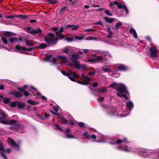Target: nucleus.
<instances>
[{"label": "nucleus", "mask_w": 159, "mask_h": 159, "mask_svg": "<svg viewBox=\"0 0 159 159\" xmlns=\"http://www.w3.org/2000/svg\"><path fill=\"white\" fill-rule=\"evenodd\" d=\"M108 87L116 89V90L118 92L117 94L118 96L122 97L126 100L128 99V97L124 94V93H127L128 92L126 88L123 84H117L116 83L114 82L110 85Z\"/></svg>", "instance_id": "obj_1"}, {"label": "nucleus", "mask_w": 159, "mask_h": 159, "mask_svg": "<svg viewBox=\"0 0 159 159\" xmlns=\"http://www.w3.org/2000/svg\"><path fill=\"white\" fill-rule=\"evenodd\" d=\"M0 116H2L3 118L0 117V121L3 124H7L12 125L10 128L12 130L16 129L20 127V125L17 124V121L15 120H9L6 121L5 119L6 118L5 113L0 109Z\"/></svg>", "instance_id": "obj_2"}, {"label": "nucleus", "mask_w": 159, "mask_h": 159, "mask_svg": "<svg viewBox=\"0 0 159 159\" xmlns=\"http://www.w3.org/2000/svg\"><path fill=\"white\" fill-rule=\"evenodd\" d=\"M117 149L124 151L126 152H133L139 153V154L141 155L143 157H146L148 156V152H146V150L144 149H141L139 150V152L138 151H136L133 150L131 148H128L126 146L124 145L120 146L117 148Z\"/></svg>", "instance_id": "obj_3"}, {"label": "nucleus", "mask_w": 159, "mask_h": 159, "mask_svg": "<svg viewBox=\"0 0 159 159\" xmlns=\"http://www.w3.org/2000/svg\"><path fill=\"white\" fill-rule=\"evenodd\" d=\"M55 35L52 33L48 34V36L45 37V40L46 42L49 44H55L57 42V38H54Z\"/></svg>", "instance_id": "obj_4"}, {"label": "nucleus", "mask_w": 159, "mask_h": 159, "mask_svg": "<svg viewBox=\"0 0 159 159\" xmlns=\"http://www.w3.org/2000/svg\"><path fill=\"white\" fill-rule=\"evenodd\" d=\"M61 72L63 75L67 76L70 80L73 81H75V78H78L79 77V75L78 74L71 71H69L67 73L63 71H61Z\"/></svg>", "instance_id": "obj_5"}, {"label": "nucleus", "mask_w": 159, "mask_h": 159, "mask_svg": "<svg viewBox=\"0 0 159 159\" xmlns=\"http://www.w3.org/2000/svg\"><path fill=\"white\" fill-rule=\"evenodd\" d=\"M149 51L151 57H155L158 56V50L156 47H152L150 48Z\"/></svg>", "instance_id": "obj_6"}, {"label": "nucleus", "mask_w": 159, "mask_h": 159, "mask_svg": "<svg viewBox=\"0 0 159 159\" xmlns=\"http://www.w3.org/2000/svg\"><path fill=\"white\" fill-rule=\"evenodd\" d=\"M80 79L83 80V81H79L78 83L79 84L84 85H87L89 83L90 79L86 76L84 75L83 74L81 75Z\"/></svg>", "instance_id": "obj_7"}, {"label": "nucleus", "mask_w": 159, "mask_h": 159, "mask_svg": "<svg viewBox=\"0 0 159 159\" xmlns=\"http://www.w3.org/2000/svg\"><path fill=\"white\" fill-rule=\"evenodd\" d=\"M68 65L72 67L75 66L77 69H79L83 66V65L80 64L79 62L77 61H74L73 62H69Z\"/></svg>", "instance_id": "obj_8"}, {"label": "nucleus", "mask_w": 159, "mask_h": 159, "mask_svg": "<svg viewBox=\"0 0 159 159\" xmlns=\"http://www.w3.org/2000/svg\"><path fill=\"white\" fill-rule=\"evenodd\" d=\"M31 88L33 89H34L35 90V91L33 92V95H37V98H40V97H41V98L43 100H46L47 98H46L44 97V96H42L41 95V94L39 93V92H38L36 89L34 88V87H33L32 86H31Z\"/></svg>", "instance_id": "obj_9"}, {"label": "nucleus", "mask_w": 159, "mask_h": 159, "mask_svg": "<svg viewBox=\"0 0 159 159\" xmlns=\"http://www.w3.org/2000/svg\"><path fill=\"white\" fill-rule=\"evenodd\" d=\"M102 60H104V61H106L107 60V58H103L101 56H98L94 59L92 60H88V61H90L91 62H94L100 61Z\"/></svg>", "instance_id": "obj_10"}, {"label": "nucleus", "mask_w": 159, "mask_h": 159, "mask_svg": "<svg viewBox=\"0 0 159 159\" xmlns=\"http://www.w3.org/2000/svg\"><path fill=\"white\" fill-rule=\"evenodd\" d=\"M8 143L11 145H12L16 149L18 150L19 149V147L17 145L15 142L12 139L9 138L7 140Z\"/></svg>", "instance_id": "obj_11"}, {"label": "nucleus", "mask_w": 159, "mask_h": 159, "mask_svg": "<svg viewBox=\"0 0 159 159\" xmlns=\"http://www.w3.org/2000/svg\"><path fill=\"white\" fill-rule=\"evenodd\" d=\"M28 32L32 34H35L41 33V30L39 29H37L30 30L28 29Z\"/></svg>", "instance_id": "obj_12"}, {"label": "nucleus", "mask_w": 159, "mask_h": 159, "mask_svg": "<svg viewBox=\"0 0 159 159\" xmlns=\"http://www.w3.org/2000/svg\"><path fill=\"white\" fill-rule=\"evenodd\" d=\"M25 42L27 45L30 46H33L37 43V42H35L33 40H30L28 39L25 40Z\"/></svg>", "instance_id": "obj_13"}, {"label": "nucleus", "mask_w": 159, "mask_h": 159, "mask_svg": "<svg viewBox=\"0 0 159 159\" xmlns=\"http://www.w3.org/2000/svg\"><path fill=\"white\" fill-rule=\"evenodd\" d=\"M9 41L11 43H17L18 41L21 42L22 41V39L16 37H13L10 38Z\"/></svg>", "instance_id": "obj_14"}, {"label": "nucleus", "mask_w": 159, "mask_h": 159, "mask_svg": "<svg viewBox=\"0 0 159 159\" xmlns=\"http://www.w3.org/2000/svg\"><path fill=\"white\" fill-rule=\"evenodd\" d=\"M126 106L127 108L129 109L130 112L134 107V104L131 101L128 102L126 103Z\"/></svg>", "instance_id": "obj_15"}, {"label": "nucleus", "mask_w": 159, "mask_h": 159, "mask_svg": "<svg viewBox=\"0 0 159 159\" xmlns=\"http://www.w3.org/2000/svg\"><path fill=\"white\" fill-rule=\"evenodd\" d=\"M98 53H99V54L107 56L108 57H110L111 58L112 57L111 54L108 52L101 51H98Z\"/></svg>", "instance_id": "obj_16"}, {"label": "nucleus", "mask_w": 159, "mask_h": 159, "mask_svg": "<svg viewBox=\"0 0 159 159\" xmlns=\"http://www.w3.org/2000/svg\"><path fill=\"white\" fill-rule=\"evenodd\" d=\"M69 131V129H66L65 131H64V132H68ZM66 137H65V138H75L73 134L69 133H67L66 134Z\"/></svg>", "instance_id": "obj_17"}, {"label": "nucleus", "mask_w": 159, "mask_h": 159, "mask_svg": "<svg viewBox=\"0 0 159 159\" xmlns=\"http://www.w3.org/2000/svg\"><path fill=\"white\" fill-rule=\"evenodd\" d=\"M15 48L20 53H23L24 51L26 50L25 48L21 47L19 45H16Z\"/></svg>", "instance_id": "obj_18"}, {"label": "nucleus", "mask_w": 159, "mask_h": 159, "mask_svg": "<svg viewBox=\"0 0 159 159\" xmlns=\"http://www.w3.org/2000/svg\"><path fill=\"white\" fill-rule=\"evenodd\" d=\"M130 33L133 34V36L135 38H137V35L136 32L133 28H131L130 30Z\"/></svg>", "instance_id": "obj_19"}, {"label": "nucleus", "mask_w": 159, "mask_h": 159, "mask_svg": "<svg viewBox=\"0 0 159 159\" xmlns=\"http://www.w3.org/2000/svg\"><path fill=\"white\" fill-rule=\"evenodd\" d=\"M71 59L72 60L73 62H74V61H76V60L78 59L79 58V55L77 54L74 53L72 55Z\"/></svg>", "instance_id": "obj_20"}, {"label": "nucleus", "mask_w": 159, "mask_h": 159, "mask_svg": "<svg viewBox=\"0 0 159 159\" xmlns=\"http://www.w3.org/2000/svg\"><path fill=\"white\" fill-rule=\"evenodd\" d=\"M79 27V25H67L66 28H70L72 30H76L77 28Z\"/></svg>", "instance_id": "obj_21"}, {"label": "nucleus", "mask_w": 159, "mask_h": 159, "mask_svg": "<svg viewBox=\"0 0 159 159\" xmlns=\"http://www.w3.org/2000/svg\"><path fill=\"white\" fill-rule=\"evenodd\" d=\"M3 99V101L5 103H8L10 101L9 99L7 98H5L2 96L0 94V101H1L2 99Z\"/></svg>", "instance_id": "obj_22"}, {"label": "nucleus", "mask_w": 159, "mask_h": 159, "mask_svg": "<svg viewBox=\"0 0 159 159\" xmlns=\"http://www.w3.org/2000/svg\"><path fill=\"white\" fill-rule=\"evenodd\" d=\"M26 106L25 103L24 102H18L17 103V106L20 108L21 109L25 107Z\"/></svg>", "instance_id": "obj_23"}, {"label": "nucleus", "mask_w": 159, "mask_h": 159, "mask_svg": "<svg viewBox=\"0 0 159 159\" xmlns=\"http://www.w3.org/2000/svg\"><path fill=\"white\" fill-rule=\"evenodd\" d=\"M114 4L117 5V7L119 8H124L125 6L124 4H122L121 3H119L117 1H115L114 2Z\"/></svg>", "instance_id": "obj_24"}, {"label": "nucleus", "mask_w": 159, "mask_h": 159, "mask_svg": "<svg viewBox=\"0 0 159 159\" xmlns=\"http://www.w3.org/2000/svg\"><path fill=\"white\" fill-rule=\"evenodd\" d=\"M47 44L45 43H40L39 45L36 47V48L40 49H43L47 47Z\"/></svg>", "instance_id": "obj_25"}, {"label": "nucleus", "mask_w": 159, "mask_h": 159, "mask_svg": "<svg viewBox=\"0 0 159 159\" xmlns=\"http://www.w3.org/2000/svg\"><path fill=\"white\" fill-rule=\"evenodd\" d=\"M104 19L107 22L110 23H111L115 19L114 18H109L106 16L104 17Z\"/></svg>", "instance_id": "obj_26"}, {"label": "nucleus", "mask_w": 159, "mask_h": 159, "mask_svg": "<svg viewBox=\"0 0 159 159\" xmlns=\"http://www.w3.org/2000/svg\"><path fill=\"white\" fill-rule=\"evenodd\" d=\"M118 70L122 71L125 70L127 69L125 66L122 64H120L119 66H118Z\"/></svg>", "instance_id": "obj_27"}, {"label": "nucleus", "mask_w": 159, "mask_h": 159, "mask_svg": "<svg viewBox=\"0 0 159 159\" xmlns=\"http://www.w3.org/2000/svg\"><path fill=\"white\" fill-rule=\"evenodd\" d=\"M57 58L60 59L63 61L66 62L68 61L67 57L63 56L58 55L57 57Z\"/></svg>", "instance_id": "obj_28"}, {"label": "nucleus", "mask_w": 159, "mask_h": 159, "mask_svg": "<svg viewBox=\"0 0 159 159\" xmlns=\"http://www.w3.org/2000/svg\"><path fill=\"white\" fill-rule=\"evenodd\" d=\"M4 34L6 37H9L13 35V33L11 32L6 31Z\"/></svg>", "instance_id": "obj_29"}, {"label": "nucleus", "mask_w": 159, "mask_h": 159, "mask_svg": "<svg viewBox=\"0 0 159 159\" xmlns=\"http://www.w3.org/2000/svg\"><path fill=\"white\" fill-rule=\"evenodd\" d=\"M28 103L32 105H36L38 104V102L33 101L32 100H28L27 101Z\"/></svg>", "instance_id": "obj_30"}, {"label": "nucleus", "mask_w": 159, "mask_h": 159, "mask_svg": "<svg viewBox=\"0 0 159 159\" xmlns=\"http://www.w3.org/2000/svg\"><path fill=\"white\" fill-rule=\"evenodd\" d=\"M122 23L121 22L117 23L115 25V29L118 30L119 28V27L122 25Z\"/></svg>", "instance_id": "obj_31"}, {"label": "nucleus", "mask_w": 159, "mask_h": 159, "mask_svg": "<svg viewBox=\"0 0 159 159\" xmlns=\"http://www.w3.org/2000/svg\"><path fill=\"white\" fill-rule=\"evenodd\" d=\"M124 142L125 143H127V139L125 138H124L123 139V140L121 139H118L116 140V143H120L122 142Z\"/></svg>", "instance_id": "obj_32"}, {"label": "nucleus", "mask_w": 159, "mask_h": 159, "mask_svg": "<svg viewBox=\"0 0 159 159\" xmlns=\"http://www.w3.org/2000/svg\"><path fill=\"white\" fill-rule=\"evenodd\" d=\"M23 96V94L20 92H16L15 96L17 98L21 97Z\"/></svg>", "instance_id": "obj_33"}, {"label": "nucleus", "mask_w": 159, "mask_h": 159, "mask_svg": "<svg viewBox=\"0 0 159 159\" xmlns=\"http://www.w3.org/2000/svg\"><path fill=\"white\" fill-rule=\"evenodd\" d=\"M59 121L64 124H66L67 123V120L64 118L60 119Z\"/></svg>", "instance_id": "obj_34"}, {"label": "nucleus", "mask_w": 159, "mask_h": 159, "mask_svg": "<svg viewBox=\"0 0 159 159\" xmlns=\"http://www.w3.org/2000/svg\"><path fill=\"white\" fill-rule=\"evenodd\" d=\"M0 155L2 157L5 158V159H7V158L6 157L5 155L3 152L4 151V149L2 151H0Z\"/></svg>", "instance_id": "obj_35"}, {"label": "nucleus", "mask_w": 159, "mask_h": 159, "mask_svg": "<svg viewBox=\"0 0 159 159\" xmlns=\"http://www.w3.org/2000/svg\"><path fill=\"white\" fill-rule=\"evenodd\" d=\"M111 71V69L109 68H103L102 70V71L105 73L107 72H110Z\"/></svg>", "instance_id": "obj_36"}, {"label": "nucleus", "mask_w": 159, "mask_h": 159, "mask_svg": "<svg viewBox=\"0 0 159 159\" xmlns=\"http://www.w3.org/2000/svg\"><path fill=\"white\" fill-rule=\"evenodd\" d=\"M107 89H104L102 88H99L98 89V92L101 93H103L105 91H106Z\"/></svg>", "instance_id": "obj_37"}, {"label": "nucleus", "mask_w": 159, "mask_h": 159, "mask_svg": "<svg viewBox=\"0 0 159 159\" xmlns=\"http://www.w3.org/2000/svg\"><path fill=\"white\" fill-rule=\"evenodd\" d=\"M56 34L57 37H59L62 38H64L63 35L61 34V33L57 31L56 33Z\"/></svg>", "instance_id": "obj_38"}, {"label": "nucleus", "mask_w": 159, "mask_h": 159, "mask_svg": "<svg viewBox=\"0 0 159 159\" xmlns=\"http://www.w3.org/2000/svg\"><path fill=\"white\" fill-rule=\"evenodd\" d=\"M51 57V55L47 56L45 57L44 60L45 61H49L50 60Z\"/></svg>", "instance_id": "obj_39"}, {"label": "nucleus", "mask_w": 159, "mask_h": 159, "mask_svg": "<svg viewBox=\"0 0 159 159\" xmlns=\"http://www.w3.org/2000/svg\"><path fill=\"white\" fill-rule=\"evenodd\" d=\"M16 106H17V103L15 102H12L10 105V106L11 107H15Z\"/></svg>", "instance_id": "obj_40"}, {"label": "nucleus", "mask_w": 159, "mask_h": 159, "mask_svg": "<svg viewBox=\"0 0 159 159\" xmlns=\"http://www.w3.org/2000/svg\"><path fill=\"white\" fill-rule=\"evenodd\" d=\"M56 128L61 131H62V129L61 128V127L58 124H55L54 125Z\"/></svg>", "instance_id": "obj_41"}, {"label": "nucleus", "mask_w": 159, "mask_h": 159, "mask_svg": "<svg viewBox=\"0 0 159 159\" xmlns=\"http://www.w3.org/2000/svg\"><path fill=\"white\" fill-rule=\"evenodd\" d=\"M105 13L107 15H108L110 16H111L112 15V14L109 12V10L108 9H107L105 10Z\"/></svg>", "instance_id": "obj_42"}, {"label": "nucleus", "mask_w": 159, "mask_h": 159, "mask_svg": "<svg viewBox=\"0 0 159 159\" xmlns=\"http://www.w3.org/2000/svg\"><path fill=\"white\" fill-rule=\"evenodd\" d=\"M3 42L6 44H7V39L4 37H2L1 38Z\"/></svg>", "instance_id": "obj_43"}, {"label": "nucleus", "mask_w": 159, "mask_h": 159, "mask_svg": "<svg viewBox=\"0 0 159 159\" xmlns=\"http://www.w3.org/2000/svg\"><path fill=\"white\" fill-rule=\"evenodd\" d=\"M27 17L28 16L21 15L20 18L23 20H25L27 18Z\"/></svg>", "instance_id": "obj_44"}, {"label": "nucleus", "mask_w": 159, "mask_h": 159, "mask_svg": "<svg viewBox=\"0 0 159 159\" xmlns=\"http://www.w3.org/2000/svg\"><path fill=\"white\" fill-rule=\"evenodd\" d=\"M96 30H95V29H93L90 28V29H86L84 30V31L85 32H90L91 31H95Z\"/></svg>", "instance_id": "obj_45"}, {"label": "nucleus", "mask_w": 159, "mask_h": 159, "mask_svg": "<svg viewBox=\"0 0 159 159\" xmlns=\"http://www.w3.org/2000/svg\"><path fill=\"white\" fill-rule=\"evenodd\" d=\"M83 52L85 54H87L89 52L91 51V50H89L87 49H84L82 50Z\"/></svg>", "instance_id": "obj_46"}, {"label": "nucleus", "mask_w": 159, "mask_h": 159, "mask_svg": "<svg viewBox=\"0 0 159 159\" xmlns=\"http://www.w3.org/2000/svg\"><path fill=\"white\" fill-rule=\"evenodd\" d=\"M96 73V72L95 71H93L92 72H89L88 73V74L89 75H95Z\"/></svg>", "instance_id": "obj_47"}, {"label": "nucleus", "mask_w": 159, "mask_h": 159, "mask_svg": "<svg viewBox=\"0 0 159 159\" xmlns=\"http://www.w3.org/2000/svg\"><path fill=\"white\" fill-rule=\"evenodd\" d=\"M104 98L103 97H99L98 98V100L99 102H102L103 101Z\"/></svg>", "instance_id": "obj_48"}, {"label": "nucleus", "mask_w": 159, "mask_h": 159, "mask_svg": "<svg viewBox=\"0 0 159 159\" xmlns=\"http://www.w3.org/2000/svg\"><path fill=\"white\" fill-rule=\"evenodd\" d=\"M97 38L96 37H90L88 39L89 40H97Z\"/></svg>", "instance_id": "obj_49"}, {"label": "nucleus", "mask_w": 159, "mask_h": 159, "mask_svg": "<svg viewBox=\"0 0 159 159\" xmlns=\"http://www.w3.org/2000/svg\"><path fill=\"white\" fill-rule=\"evenodd\" d=\"M79 125L80 127H84L85 126L84 123L82 122H79Z\"/></svg>", "instance_id": "obj_50"}, {"label": "nucleus", "mask_w": 159, "mask_h": 159, "mask_svg": "<svg viewBox=\"0 0 159 159\" xmlns=\"http://www.w3.org/2000/svg\"><path fill=\"white\" fill-rule=\"evenodd\" d=\"M84 135L85 137H87L89 138L90 137V135L87 132H84Z\"/></svg>", "instance_id": "obj_51"}, {"label": "nucleus", "mask_w": 159, "mask_h": 159, "mask_svg": "<svg viewBox=\"0 0 159 159\" xmlns=\"http://www.w3.org/2000/svg\"><path fill=\"white\" fill-rule=\"evenodd\" d=\"M108 33L109 34L107 36V38H111L112 37V36L113 34V33L112 32H110Z\"/></svg>", "instance_id": "obj_52"}, {"label": "nucleus", "mask_w": 159, "mask_h": 159, "mask_svg": "<svg viewBox=\"0 0 159 159\" xmlns=\"http://www.w3.org/2000/svg\"><path fill=\"white\" fill-rule=\"evenodd\" d=\"M75 37L76 39L79 40H81L83 39V37L82 36H76Z\"/></svg>", "instance_id": "obj_53"}, {"label": "nucleus", "mask_w": 159, "mask_h": 159, "mask_svg": "<svg viewBox=\"0 0 159 159\" xmlns=\"http://www.w3.org/2000/svg\"><path fill=\"white\" fill-rule=\"evenodd\" d=\"M48 2L50 4H54L56 2L55 0H48Z\"/></svg>", "instance_id": "obj_54"}, {"label": "nucleus", "mask_w": 159, "mask_h": 159, "mask_svg": "<svg viewBox=\"0 0 159 159\" xmlns=\"http://www.w3.org/2000/svg\"><path fill=\"white\" fill-rule=\"evenodd\" d=\"M57 61V59L55 57L53 58L52 61V62L54 64H55L56 63Z\"/></svg>", "instance_id": "obj_55"}, {"label": "nucleus", "mask_w": 159, "mask_h": 159, "mask_svg": "<svg viewBox=\"0 0 159 159\" xmlns=\"http://www.w3.org/2000/svg\"><path fill=\"white\" fill-rule=\"evenodd\" d=\"M64 30V29L63 27H61L60 28V29L57 32H58L60 33H61L63 32Z\"/></svg>", "instance_id": "obj_56"}, {"label": "nucleus", "mask_w": 159, "mask_h": 159, "mask_svg": "<svg viewBox=\"0 0 159 159\" xmlns=\"http://www.w3.org/2000/svg\"><path fill=\"white\" fill-rule=\"evenodd\" d=\"M66 8V7H63L62 8H61L60 11V12H61V13H62V12L64 11Z\"/></svg>", "instance_id": "obj_57"}, {"label": "nucleus", "mask_w": 159, "mask_h": 159, "mask_svg": "<svg viewBox=\"0 0 159 159\" xmlns=\"http://www.w3.org/2000/svg\"><path fill=\"white\" fill-rule=\"evenodd\" d=\"M73 40V39L72 38L69 37H67L66 39V40L68 42L71 41Z\"/></svg>", "instance_id": "obj_58"}, {"label": "nucleus", "mask_w": 159, "mask_h": 159, "mask_svg": "<svg viewBox=\"0 0 159 159\" xmlns=\"http://www.w3.org/2000/svg\"><path fill=\"white\" fill-rule=\"evenodd\" d=\"M4 148L2 145L1 142L0 141V151H2L3 150Z\"/></svg>", "instance_id": "obj_59"}, {"label": "nucleus", "mask_w": 159, "mask_h": 159, "mask_svg": "<svg viewBox=\"0 0 159 159\" xmlns=\"http://www.w3.org/2000/svg\"><path fill=\"white\" fill-rule=\"evenodd\" d=\"M124 8L126 12V14H128L129 13V10L127 8V7L126 6H125V7Z\"/></svg>", "instance_id": "obj_60"}, {"label": "nucleus", "mask_w": 159, "mask_h": 159, "mask_svg": "<svg viewBox=\"0 0 159 159\" xmlns=\"http://www.w3.org/2000/svg\"><path fill=\"white\" fill-rule=\"evenodd\" d=\"M6 18L8 19H14V15H12L11 16H6Z\"/></svg>", "instance_id": "obj_61"}, {"label": "nucleus", "mask_w": 159, "mask_h": 159, "mask_svg": "<svg viewBox=\"0 0 159 159\" xmlns=\"http://www.w3.org/2000/svg\"><path fill=\"white\" fill-rule=\"evenodd\" d=\"M16 92L15 91H12L10 92L9 93V94L14 95L15 96Z\"/></svg>", "instance_id": "obj_62"}, {"label": "nucleus", "mask_w": 159, "mask_h": 159, "mask_svg": "<svg viewBox=\"0 0 159 159\" xmlns=\"http://www.w3.org/2000/svg\"><path fill=\"white\" fill-rule=\"evenodd\" d=\"M18 89L19 91L23 92H24L25 91L23 88H18Z\"/></svg>", "instance_id": "obj_63"}, {"label": "nucleus", "mask_w": 159, "mask_h": 159, "mask_svg": "<svg viewBox=\"0 0 159 159\" xmlns=\"http://www.w3.org/2000/svg\"><path fill=\"white\" fill-rule=\"evenodd\" d=\"M23 93L24 95L25 96H28L29 95V93L26 92L25 91Z\"/></svg>", "instance_id": "obj_64"}]
</instances>
